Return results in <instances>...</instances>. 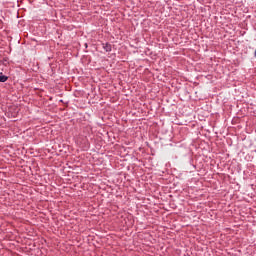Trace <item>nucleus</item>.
Here are the masks:
<instances>
[{
	"label": "nucleus",
	"mask_w": 256,
	"mask_h": 256,
	"mask_svg": "<svg viewBox=\"0 0 256 256\" xmlns=\"http://www.w3.org/2000/svg\"><path fill=\"white\" fill-rule=\"evenodd\" d=\"M103 49H105L107 52L111 51V46L106 43V44H103Z\"/></svg>",
	"instance_id": "nucleus-1"
},
{
	"label": "nucleus",
	"mask_w": 256,
	"mask_h": 256,
	"mask_svg": "<svg viewBox=\"0 0 256 256\" xmlns=\"http://www.w3.org/2000/svg\"><path fill=\"white\" fill-rule=\"evenodd\" d=\"M8 77L5 75H0V83H5L7 81Z\"/></svg>",
	"instance_id": "nucleus-2"
}]
</instances>
